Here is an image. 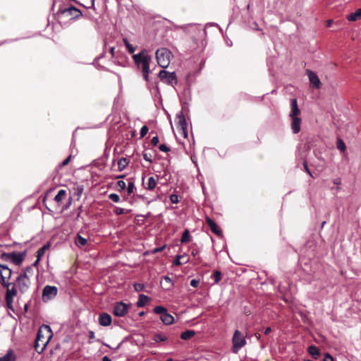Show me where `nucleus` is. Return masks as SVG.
<instances>
[{
	"mask_svg": "<svg viewBox=\"0 0 361 361\" xmlns=\"http://www.w3.org/2000/svg\"><path fill=\"white\" fill-rule=\"evenodd\" d=\"M12 270L6 264L0 266V283L6 289L5 300L8 307H11L13 298L17 295L18 289L14 282H9Z\"/></svg>",
	"mask_w": 361,
	"mask_h": 361,
	"instance_id": "f257e3e1",
	"label": "nucleus"
},
{
	"mask_svg": "<svg viewBox=\"0 0 361 361\" xmlns=\"http://www.w3.org/2000/svg\"><path fill=\"white\" fill-rule=\"evenodd\" d=\"M53 336L51 328L48 325H42L37 331L35 342V350L42 353Z\"/></svg>",
	"mask_w": 361,
	"mask_h": 361,
	"instance_id": "f03ea898",
	"label": "nucleus"
},
{
	"mask_svg": "<svg viewBox=\"0 0 361 361\" xmlns=\"http://www.w3.org/2000/svg\"><path fill=\"white\" fill-rule=\"evenodd\" d=\"M133 59L137 66L141 68L144 80L148 82L150 73L149 63L152 61L151 56L148 55L147 51L144 49L139 54H134Z\"/></svg>",
	"mask_w": 361,
	"mask_h": 361,
	"instance_id": "7ed1b4c3",
	"label": "nucleus"
},
{
	"mask_svg": "<svg viewBox=\"0 0 361 361\" xmlns=\"http://www.w3.org/2000/svg\"><path fill=\"white\" fill-rule=\"evenodd\" d=\"M171 52L166 48L158 49L156 51V59L159 66L166 68L170 63Z\"/></svg>",
	"mask_w": 361,
	"mask_h": 361,
	"instance_id": "20e7f679",
	"label": "nucleus"
},
{
	"mask_svg": "<svg viewBox=\"0 0 361 361\" xmlns=\"http://www.w3.org/2000/svg\"><path fill=\"white\" fill-rule=\"evenodd\" d=\"M24 257L25 254L22 252H3L0 255V260L2 262H11L14 264L19 266L24 260Z\"/></svg>",
	"mask_w": 361,
	"mask_h": 361,
	"instance_id": "39448f33",
	"label": "nucleus"
},
{
	"mask_svg": "<svg viewBox=\"0 0 361 361\" xmlns=\"http://www.w3.org/2000/svg\"><path fill=\"white\" fill-rule=\"evenodd\" d=\"M233 348L234 353H237L240 348L244 347L247 342L245 337L242 335L240 331L235 330L232 338Z\"/></svg>",
	"mask_w": 361,
	"mask_h": 361,
	"instance_id": "423d86ee",
	"label": "nucleus"
},
{
	"mask_svg": "<svg viewBox=\"0 0 361 361\" xmlns=\"http://www.w3.org/2000/svg\"><path fill=\"white\" fill-rule=\"evenodd\" d=\"M15 283L16 288L18 287L19 291L23 294L28 291L31 285L30 279L25 274H19L16 279Z\"/></svg>",
	"mask_w": 361,
	"mask_h": 361,
	"instance_id": "0eeeda50",
	"label": "nucleus"
},
{
	"mask_svg": "<svg viewBox=\"0 0 361 361\" xmlns=\"http://www.w3.org/2000/svg\"><path fill=\"white\" fill-rule=\"evenodd\" d=\"M158 76L161 81L173 87L178 83V80L174 72L169 73L165 70H161L159 71Z\"/></svg>",
	"mask_w": 361,
	"mask_h": 361,
	"instance_id": "6e6552de",
	"label": "nucleus"
},
{
	"mask_svg": "<svg viewBox=\"0 0 361 361\" xmlns=\"http://www.w3.org/2000/svg\"><path fill=\"white\" fill-rule=\"evenodd\" d=\"M57 13L70 16L71 19H78L82 15L81 11L73 6H71L68 8H59Z\"/></svg>",
	"mask_w": 361,
	"mask_h": 361,
	"instance_id": "1a4fd4ad",
	"label": "nucleus"
},
{
	"mask_svg": "<svg viewBox=\"0 0 361 361\" xmlns=\"http://www.w3.org/2000/svg\"><path fill=\"white\" fill-rule=\"evenodd\" d=\"M58 293V288L56 286H46L42 290L43 301L47 302L54 298Z\"/></svg>",
	"mask_w": 361,
	"mask_h": 361,
	"instance_id": "9d476101",
	"label": "nucleus"
},
{
	"mask_svg": "<svg viewBox=\"0 0 361 361\" xmlns=\"http://www.w3.org/2000/svg\"><path fill=\"white\" fill-rule=\"evenodd\" d=\"M130 305L123 302H116L114 307L113 313L116 317H124L128 312Z\"/></svg>",
	"mask_w": 361,
	"mask_h": 361,
	"instance_id": "9b49d317",
	"label": "nucleus"
},
{
	"mask_svg": "<svg viewBox=\"0 0 361 361\" xmlns=\"http://www.w3.org/2000/svg\"><path fill=\"white\" fill-rule=\"evenodd\" d=\"M177 128H179L182 131V134L184 137L188 136V128H187V122L183 114H180L177 116Z\"/></svg>",
	"mask_w": 361,
	"mask_h": 361,
	"instance_id": "f8f14e48",
	"label": "nucleus"
},
{
	"mask_svg": "<svg viewBox=\"0 0 361 361\" xmlns=\"http://www.w3.org/2000/svg\"><path fill=\"white\" fill-rule=\"evenodd\" d=\"M206 223L209 226V228L215 235L218 237H222L223 233L221 229L217 226V224L209 217H206Z\"/></svg>",
	"mask_w": 361,
	"mask_h": 361,
	"instance_id": "ddd939ff",
	"label": "nucleus"
},
{
	"mask_svg": "<svg viewBox=\"0 0 361 361\" xmlns=\"http://www.w3.org/2000/svg\"><path fill=\"white\" fill-rule=\"evenodd\" d=\"M307 74L309 77L310 84L317 89L320 88L321 82L318 76L312 71L307 70Z\"/></svg>",
	"mask_w": 361,
	"mask_h": 361,
	"instance_id": "4468645a",
	"label": "nucleus"
},
{
	"mask_svg": "<svg viewBox=\"0 0 361 361\" xmlns=\"http://www.w3.org/2000/svg\"><path fill=\"white\" fill-rule=\"evenodd\" d=\"M156 177V178L153 176L149 177L146 183H145L144 178H142V184L146 190L152 191L156 188L159 176H157Z\"/></svg>",
	"mask_w": 361,
	"mask_h": 361,
	"instance_id": "2eb2a0df",
	"label": "nucleus"
},
{
	"mask_svg": "<svg viewBox=\"0 0 361 361\" xmlns=\"http://www.w3.org/2000/svg\"><path fill=\"white\" fill-rule=\"evenodd\" d=\"M292 119L291 122V130L293 133L297 134L300 131V126L302 120L298 116L290 117Z\"/></svg>",
	"mask_w": 361,
	"mask_h": 361,
	"instance_id": "dca6fc26",
	"label": "nucleus"
},
{
	"mask_svg": "<svg viewBox=\"0 0 361 361\" xmlns=\"http://www.w3.org/2000/svg\"><path fill=\"white\" fill-rule=\"evenodd\" d=\"M291 111L290 112V117L298 116L300 114V110L298 106L297 99L293 98L290 99Z\"/></svg>",
	"mask_w": 361,
	"mask_h": 361,
	"instance_id": "f3484780",
	"label": "nucleus"
},
{
	"mask_svg": "<svg viewBox=\"0 0 361 361\" xmlns=\"http://www.w3.org/2000/svg\"><path fill=\"white\" fill-rule=\"evenodd\" d=\"M112 319L110 314L107 313H102L99 317V323L101 326H107L111 324Z\"/></svg>",
	"mask_w": 361,
	"mask_h": 361,
	"instance_id": "a211bd4d",
	"label": "nucleus"
},
{
	"mask_svg": "<svg viewBox=\"0 0 361 361\" xmlns=\"http://www.w3.org/2000/svg\"><path fill=\"white\" fill-rule=\"evenodd\" d=\"M348 21L355 22L361 19V8L356 10L355 12L350 13L346 16Z\"/></svg>",
	"mask_w": 361,
	"mask_h": 361,
	"instance_id": "6ab92c4d",
	"label": "nucleus"
},
{
	"mask_svg": "<svg viewBox=\"0 0 361 361\" xmlns=\"http://www.w3.org/2000/svg\"><path fill=\"white\" fill-rule=\"evenodd\" d=\"M160 319L162 322L166 325L171 324L174 321L173 317L167 312L165 314H162V315L160 316Z\"/></svg>",
	"mask_w": 361,
	"mask_h": 361,
	"instance_id": "aec40b11",
	"label": "nucleus"
},
{
	"mask_svg": "<svg viewBox=\"0 0 361 361\" xmlns=\"http://www.w3.org/2000/svg\"><path fill=\"white\" fill-rule=\"evenodd\" d=\"M308 353L312 356L313 358L317 359L320 355V350L319 349L314 346V345H310L308 347L307 349Z\"/></svg>",
	"mask_w": 361,
	"mask_h": 361,
	"instance_id": "412c9836",
	"label": "nucleus"
},
{
	"mask_svg": "<svg viewBox=\"0 0 361 361\" xmlns=\"http://www.w3.org/2000/svg\"><path fill=\"white\" fill-rule=\"evenodd\" d=\"M16 355L12 350H9L6 354L0 357V361H15Z\"/></svg>",
	"mask_w": 361,
	"mask_h": 361,
	"instance_id": "4be33fe9",
	"label": "nucleus"
},
{
	"mask_svg": "<svg viewBox=\"0 0 361 361\" xmlns=\"http://www.w3.org/2000/svg\"><path fill=\"white\" fill-rule=\"evenodd\" d=\"M129 164V160L127 158L122 157L118 161V169L119 171H123Z\"/></svg>",
	"mask_w": 361,
	"mask_h": 361,
	"instance_id": "5701e85b",
	"label": "nucleus"
},
{
	"mask_svg": "<svg viewBox=\"0 0 361 361\" xmlns=\"http://www.w3.org/2000/svg\"><path fill=\"white\" fill-rule=\"evenodd\" d=\"M149 300V298L148 296L141 294L140 295L138 301L137 302V306L139 307H144Z\"/></svg>",
	"mask_w": 361,
	"mask_h": 361,
	"instance_id": "b1692460",
	"label": "nucleus"
},
{
	"mask_svg": "<svg viewBox=\"0 0 361 361\" xmlns=\"http://www.w3.org/2000/svg\"><path fill=\"white\" fill-rule=\"evenodd\" d=\"M66 196V191L65 190H60L54 197V201L59 204L62 202L64 197Z\"/></svg>",
	"mask_w": 361,
	"mask_h": 361,
	"instance_id": "393cba45",
	"label": "nucleus"
},
{
	"mask_svg": "<svg viewBox=\"0 0 361 361\" xmlns=\"http://www.w3.org/2000/svg\"><path fill=\"white\" fill-rule=\"evenodd\" d=\"M49 243H47L37 251L36 257H38V260L41 259L42 257L44 255L46 250L49 248Z\"/></svg>",
	"mask_w": 361,
	"mask_h": 361,
	"instance_id": "a878e982",
	"label": "nucleus"
},
{
	"mask_svg": "<svg viewBox=\"0 0 361 361\" xmlns=\"http://www.w3.org/2000/svg\"><path fill=\"white\" fill-rule=\"evenodd\" d=\"M195 335V332L193 330H187L180 334V338L183 340H188L192 338Z\"/></svg>",
	"mask_w": 361,
	"mask_h": 361,
	"instance_id": "bb28decb",
	"label": "nucleus"
},
{
	"mask_svg": "<svg viewBox=\"0 0 361 361\" xmlns=\"http://www.w3.org/2000/svg\"><path fill=\"white\" fill-rule=\"evenodd\" d=\"M75 243L78 247H82L87 244V240L78 234Z\"/></svg>",
	"mask_w": 361,
	"mask_h": 361,
	"instance_id": "cd10ccee",
	"label": "nucleus"
},
{
	"mask_svg": "<svg viewBox=\"0 0 361 361\" xmlns=\"http://www.w3.org/2000/svg\"><path fill=\"white\" fill-rule=\"evenodd\" d=\"M168 339L167 336L164 334H156L153 336V340L155 342H162Z\"/></svg>",
	"mask_w": 361,
	"mask_h": 361,
	"instance_id": "c85d7f7f",
	"label": "nucleus"
},
{
	"mask_svg": "<svg viewBox=\"0 0 361 361\" xmlns=\"http://www.w3.org/2000/svg\"><path fill=\"white\" fill-rule=\"evenodd\" d=\"M33 274L34 270L32 267L29 266L27 267L25 269H23L22 272L20 274H25L26 275L27 277H28V279H30V277H31L33 275Z\"/></svg>",
	"mask_w": 361,
	"mask_h": 361,
	"instance_id": "c756f323",
	"label": "nucleus"
},
{
	"mask_svg": "<svg viewBox=\"0 0 361 361\" xmlns=\"http://www.w3.org/2000/svg\"><path fill=\"white\" fill-rule=\"evenodd\" d=\"M190 235L189 231L188 229H186L182 235L180 242H181V243H188L190 241Z\"/></svg>",
	"mask_w": 361,
	"mask_h": 361,
	"instance_id": "7c9ffc66",
	"label": "nucleus"
},
{
	"mask_svg": "<svg viewBox=\"0 0 361 361\" xmlns=\"http://www.w3.org/2000/svg\"><path fill=\"white\" fill-rule=\"evenodd\" d=\"M123 41L129 53L133 54L135 51V48L129 43L128 40L126 38H124Z\"/></svg>",
	"mask_w": 361,
	"mask_h": 361,
	"instance_id": "2f4dec72",
	"label": "nucleus"
},
{
	"mask_svg": "<svg viewBox=\"0 0 361 361\" xmlns=\"http://www.w3.org/2000/svg\"><path fill=\"white\" fill-rule=\"evenodd\" d=\"M212 278L214 279V283H218L221 279V273L219 271H215L212 275Z\"/></svg>",
	"mask_w": 361,
	"mask_h": 361,
	"instance_id": "473e14b6",
	"label": "nucleus"
},
{
	"mask_svg": "<svg viewBox=\"0 0 361 361\" xmlns=\"http://www.w3.org/2000/svg\"><path fill=\"white\" fill-rule=\"evenodd\" d=\"M164 280L166 283L165 288L166 290H170L173 287V283L172 282V279L169 276H164Z\"/></svg>",
	"mask_w": 361,
	"mask_h": 361,
	"instance_id": "72a5a7b5",
	"label": "nucleus"
},
{
	"mask_svg": "<svg viewBox=\"0 0 361 361\" xmlns=\"http://www.w3.org/2000/svg\"><path fill=\"white\" fill-rule=\"evenodd\" d=\"M167 310L162 306H156L154 309V312L160 315L165 314Z\"/></svg>",
	"mask_w": 361,
	"mask_h": 361,
	"instance_id": "f704fd0d",
	"label": "nucleus"
},
{
	"mask_svg": "<svg viewBox=\"0 0 361 361\" xmlns=\"http://www.w3.org/2000/svg\"><path fill=\"white\" fill-rule=\"evenodd\" d=\"M303 167H304V170L310 176L312 177V178H315L316 176L314 175H313V173L311 172L310 169H309V166H308V164H307V162L306 160H305L303 161Z\"/></svg>",
	"mask_w": 361,
	"mask_h": 361,
	"instance_id": "c9c22d12",
	"label": "nucleus"
},
{
	"mask_svg": "<svg viewBox=\"0 0 361 361\" xmlns=\"http://www.w3.org/2000/svg\"><path fill=\"white\" fill-rule=\"evenodd\" d=\"M118 190H124L126 188V184L123 180H118L116 183Z\"/></svg>",
	"mask_w": 361,
	"mask_h": 361,
	"instance_id": "e433bc0d",
	"label": "nucleus"
},
{
	"mask_svg": "<svg viewBox=\"0 0 361 361\" xmlns=\"http://www.w3.org/2000/svg\"><path fill=\"white\" fill-rule=\"evenodd\" d=\"M109 198L114 202H118L120 201L119 195L115 193L110 194Z\"/></svg>",
	"mask_w": 361,
	"mask_h": 361,
	"instance_id": "4c0bfd02",
	"label": "nucleus"
},
{
	"mask_svg": "<svg viewBox=\"0 0 361 361\" xmlns=\"http://www.w3.org/2000/svg\"><path fill=\"white\" fill-rule=\"evenodd\" d=\"M148 130L149 129H148V127L147 126H143L141 128L140 133L141 138L144 137L147 135V133L148 132Z\"/></svg>",
	"mask_w": 361,
	"mask_h": 361,
	"instance_id": "58836bf2",
	"label": "nucleus"
},
{
	"mask_svg": "<svg viewBox=\"0 0 361 361\" xmlns=\"http://www.w3.org/2000/svg\"><path fill=\"white\" fill-rule=\"evenodd\" d=\"M171 203L177 204L179 202L178 196L176 194H172L169 197Z\"/></svg>",
	"mask_w": 361,
	"mask_h": 361,
	"instance_id": "ea45409f",
	"label": "nucleus"
},
{
	"mask_svg": "<svg viewBox=\"0 0 361 361\" xmlns=\"http://www.w3.org/2000/svg\"><path fill=\"white\" fill-rule=\"evenodd\" d=\"M143 159L149 163L152 162V155L150 153H143Z\"/></svg>",
	"mask_w": 361,
	"mask_h": 361,
	"instance_id": "a19ab883",
	"label": "nucleus"
},
{
	"mask_svg": "<svg viewBox=\"0 0 361 361\" xmlns=\"http://www.w3.org/2000/svg\"><path fill=\"white\" fill-rule=\"evenodd\" d=\"M134 189H135V185H134L133 182H132V181L129 182L128 188H127L128 194L130 195L132 192H133Z\"/></svg>",
	"mask_w": 361,
	"mask_h": 361,
	"instance_id": "79ce46f5",
	"label": "nucleus"
},
{
	"mask_svg": "<svg viewBox=\"0 0 361 361\" xmlns=\"http://www.w3.org/2000/svg\"><path fill=\"white\" fill-rule=\"evenodd\" d=\"M181 258H183V256L177 255L176 259L173 262V264L174 266H180V264H182V262H180Z\"/></svg>",
	"mask_w": 361,
	"mask_h": 361,
	"instance_id": "37998d69",
	"label": "nucleus"
},
{
	"mask_svg": "<svg viewBox=\"0 0 361 361\" xmlns=\"http://www.w3.org/2000/svg\"><path fill=\"white\" fill-rule=\"evenodd\" d=\"M333 182H334V183L335 185H337L336 190L339 191L341 190V188L339 187V185L341 184V178H336L333 180Z\"/></svg>",
	"mask_w": 361,
	"mask_h": 361,
	"instance_id": "c03bdc74",
	"label": "nucleus"
},
{
	"mask_svg": "<svg viewBox=\"0 0 361 361\" xmlns=\"http://www.w3.org/2000/svg\"><path fill=\"white\" fill-rule=\"evenodd\" d=\"M338 148L341 150V151H345V143L341 140H338Z\"/></svg>",
	"mask_w": 361,
	"mask_h": 361,
	"instance_id": "a18cd8bd",
	"label": "nucleus"
},
{
	"mask_svg": "<svg viewBox=\"0 0 361 361\" xmlns=\"http://www.w3.org/2000/svg\"><path fill=\"white\" fill-rule=\"evenodd\" d=\"M144 284L142 283H135L134 284V288L136 291H141L144 289Z\"/></svg>",
	"mask_w": 361,
	"mask_h": 361,
	"instance_id": "49530a36",
	"label": "nucleus"
},
{
	"mask_svg": "<svg viewBox=\"0 0 361 361\" xmlns=\"http://www.w3.org/2000/svg\"><path fill=\"white\" fill-rule=\"evenodd\" d=\"M114 212L116 215H121L126 213L124 209L120 207H116Z\"/></svg>",
	"mask_w": 361,
	"mask_h": 361,
	"instance_id": "de8ad7c7",
	"label": "nucleus"
},
{
	"mask_svg": "<svg viewBox=\"0 0 361 361\" xmlns=\"http://www.w3.org/2000/svg\"><path fill=\"white\" fill-rule=\"evenodd\" d=\"M159 150H161V152H168L170 151V148L169 147H167L166 145L164 144H162V145H160L159 146Z\"/></svg>",
	"mask_w": 361,
	"mask_h": 361,
	"instance_id": "09e8293b",
	"label": "nucleus"
},
{
	"mask_svg": "<svg viewBox=\"0 0 361 361\" xmlns=\"http://www.w3.org/2000/svg\"><path fill=\"white\" fill-rule=\"evenodd\" d=\"M71 159V155H69L66 159H64L62 163L61 164V166L63 167V166H65L66 165L68 164V163L70 162Z\"/></svg>",
	"mask_w": 361,
	"mask_h": 361,
	"instance_id": "8fccbe9b",
	"label": "nucleus"
},
{
	"mask_svg": "<svg viewBox=\"0 0 361 361\" xmlns=\"http://www.w3.org/2000/svg\"><path fill=\"white\" fill-rule=\"evenodd\" d=\"M200 283V281L197 279H192L190 281V286L194 288H197Z\"/></svg>",
	"mask_w": 361,
	"mask_h": 361,
	"instance_id": "3c124183",
	"label": "nucleus"
},
{
	"mask_svg": "<svg viewBox=\"0 0 361 361\" xmlns=\"http://www.w3.org/2000/svg\"><path fill=\"white\" fill-rule=\"evenodd\" d=\"M323 361H334V358L330 354L326 353Z\"/></svg>",
	"mask_w": 361,
	"mask_h": 361,
	"instance_id": "603ef678",
	"label": "nucleus"
},
{
	"mask_svg": "<svg viewBox=\"0 0 361 361\" xmlns=\"http://www.w3.org/2000/svg\"><path fill=\"white\" fill-rule=\"evenodd\" d=\"M159 143V137L155 136L151 140V144L153 146H156Z\"/></svg>",
	"mask_w": 361,
	"mask_h": 361,
	"instance_id": "864d4df0",
	"label": "nucleus"
},
{
	"mask_svg": "<svg viewBox=\"0 0 361 361\" xmlns=\"http://www.w3.org/2000/svg\"><path fill=\"white\" fill-rule=\"evenodd\" d=\"M165 246H162V247H157L154 250L153 252L154 253H157V252H161L164 249Z\"/></svg>",
	"mask_w": 361,
	"mask_h": 361,
	"instance_id": "5fc2aeb1",
	"label": "nucleus"
},
{
	"mask_svg": "<svg viewBox=\"0 0 361 361\" xmlns=\"http://www.w3.org/2000/svg\"><path fill=\"white\" fill-rule=\"evenodd\" d=\"M94 338V333L92 331H89V339L93 340Z\"/></svg>",
	"mask_w": 361,
	"mask_h": 361,
	"instance_id": "6e6d98bb",
	"label": "nucleus"
},
{
	"mask_svg": "<svg viewBox=\"0 0 361 361\" xmlns=\"http://www.w3.org/2000/svg\"><path fill=\"white\" fill-rule=\"evenodd\" d=\"M271 331L272 330H271V327H267L264 330V334L268 335L269 334H270L271 332Z\"/></svg>",
	"mask_w": 361,
	"mask_h": 361,
	"instance_id": "4d7b16f0",
	"label": "nucleus"
},
{
	"mask_svg": "<svg viewBox=\"0 0 361 361\" xmlns=\"http://www.w3.org/2000/svg\"><path fill=\"white\" fill-rule=\"evenodd\" d=\"M332 23H333V20L329 19V20H326V26L330 27Z\"/></svg>",
	"mask_w": 361,
	"mask_h": 361,
	"instance_id": "13d9d810",
	"label": "nucleus"
},
{
	"mask_svg": "<svg viewBox=\"0 0 361 361\" xmlns=\"http://www.w3.org/2000/svg\"><path fill=\"white\" fill-rule=\"evenodd\" d=\"M110 53L111 54V56L114 57V54H115V48L114 47H111L110 49Z\"/></svg>",
	"mask_w": 361,
	"mask_h": 361,
	"instance_id": "bf43d9fd",
	"label": "nucleus"
},
{
	"mask_svg": "<svg viewBox=\"0 0 361 361\" xmlns=\"http://www.w3.org/2000/svg\"><path fill=\"white\" fill-rule=\"evenodd\" d=\"M198 253H199V251L197 250H193L192 251L191 254L192 256L195 257Z\"/></svg>",
	"mask_w": 361,
	"mask_h": 361,
	"instance_id": "052dcab7",
	"label": "nucleus"
},
{
	"mask_svg": "<svg viewBox=\"0 0 361 361\" xmlns=\"http://www.w3.org/2000/svg\"><path fill=\"white\" fill-rule=\"evenodd\" d=\"M102 361H111V359L108 356H104L102 358Z\"/></svg>",
	"mask_w": 361,
	"mask_h": 361,
	"instance_id": "680f3d73",
	"label": "nucleus"
},
{
	"mask_svg": "<svg viewBox=\"0 0 361 361\" xmlns=\"http://www.w3.org/2000/svg\"><path fill=\"white\" fill-rule=\"evenodd\" d=\"M40 260H38V257H37V259L35 260V262L33 263V266L34 267H37L38 263L39 262Z\"/></svg>",
	"mask_w": 361,
	"mask_h": 361,
	"instance_id": "e2e57ef3",
	"label": "nucleus"
},
{
	"mask_svg": "<svg viewBox=\"0 0 361 361\" xmlns=\"http://www.w3.org/2000/svg\"><path fill=\"white\" fill-rule=\"evenodd\" d=\"M124 177H125V176H124V175H121V176H118L116 177V178H124Z\"/></svg>",
	"mask_w": 361,
	"mask_h": 361,
	"instance_id": "0e129e2a",
	"label": "nucleus"
},
{
	"mask_svg": "<svg viewBox=\"0 0 361 361\" xmlns=\"http://www.w3.org/2000/svg\"><path fill=\"white\" fill-rule=\"evenodd\" d=\"M255 336L257 338V339H260L261 336L259 334H255Z\"/></svg>",
	"mask_w": 361,
	"mask_h": 361,
	"instance_id": "69168bd1",
	"label": "nucleus"
},
{
	"mask_svg": "<svg viewBox=\"0 0 361 361\" xmlns=\"http://www.w3.org/2000/svg\"><path fill=\"white\" fill-rule=\"evenodd\" d=\"M144 314H145V313H144V312H140V313H139V315H140V316H143V315H144Z\"/></svg>",
	"mask_w": 361,
	"mask_h": 361,
	"instance_id": "338daca9",
	"label": "nucleus"
},
{
	"mask_svg": "<svg viewBox=\"0 0 361 361\" xmlns=\"http://www.w3.org/2000/svg\"><path fill=\"white\" fill-rule=\"evenodd\" d=\"M94 5V0H92V6L93 7Z\"/></svg>",
	"mask_w": 361,
	"mask_h": 361,
	"instance_id": "774afa93",
	"label": "nucleus"
}]
</instances>
